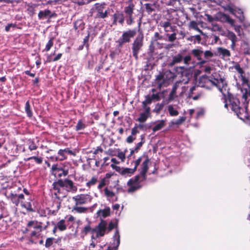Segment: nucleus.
<instances>
[{
  "label": "nucleus",
  "mask_w": 250,
  "mask_h": 250,
  "mask_svg": "<svg viewBox=\"0 0 250 250\" xmlns=\"http://www.w3.org/2000/svg\"><path fill=\"white\" fill-rule=\"evenodd\" d=\"M134 5L133 4H129L127 7L125 8V13L128 15V16H132L133 13Z\"/></svg>",
  "instance_id": "obj_40"
},
{
  "label": "nucleus",
  "mask_w": 250,
  "mask_h": 250,
  "mask_svg": "<svg viewBox=\"0 0 250 250\" xmlns=\"http://www.w3.org/2000/svg\"><path fill=\"white\" fill-rule=\"evenodd\" d=\"M113 21L112 24L116 25L117 22H118L121 24H123L124 22V15L119 12H116L113 15Z\"/></svg>",
  "instance_id": "obj_20"
},
{
  "label": "nucleus",
  "mask_w": 250,
  "mask_h": 250,
  "mask_svg": "<svg viewBox=\"0 0 250 250\" xmlns=\"http://www.w3.org/2000/svg\"><path fill=\"white\" fill-rule=\"evenodd\" d=\"M142 161V157H139L136 160L134 161V167L132 168H121L120 167L111 164V167L116 171L118 172L122 176L125 177H130L134 174L137 169V167L140 165Z\"/></svg>",
  "instance_id": "obj_5"
},
{
  "label": "nucleus",
  "mask_w": 250,
  "mask_h": 250,
  "mask_svg": "<svg viewBox=\"0 0 250 250\" xmlns=\"http://www.w3.org/2000/svg\"><path fill=\"white\" fill-rule=\"evenodd\" d=\"M54 239L53 237L47 238L45 241V247L47 248H49L53 244Z\"/></svg>",
  "instance_id": "obj_49"
},
{
  "label": "nucleus",
  "mask_w": 250,
  "mask_h": 250,
  "mask_svg": "<svg viewBox=\"0 0 250 250\" xmlns=\"http://www.w3.org/2000/svg\"><path fill=\"white\" fill-rule=\"evenodd\" d=\"M7 198L10 199L13 204H14L16 206H18L19 200L18 194H17L16 193L11 192L7 196Z\"/></svg>",
  "instance_id": "obj_28"
},
{
  "label": "nucleus",
  "mask_w": 250,
  "mask_h": 250,
  "mask_svg": "<svg viewBox=\"0 0 250 250\" xmlns=\"http://www.w3.org/2000/svg\"><path fill=\"white\" fill-rule=\"evenodd\" d=\"M65 222L64 219H62L57 223L56 226L60 231H64L66 229L67 226Z\"/></svg>",
  "instance_id": "obj_38"
},
{
  "label": "nucleus",
  "mask_w": 250,
  "mask_h": 250,
  "mask_svg": "<svg viewBox=\"0 0 250 250\" xmlns=\"http://www.w3.org/2000/svg\"><path fill=\"white\" fill-rule=\"evenodd\" d=\"M38 146L33 141L29 140L28 143V148L30 150H34L37 148Z\"/></svg>",
  "instance_id": "obj_50"
},
{
  "label": "nucleus",
  "mask_w": 250,
  "mask_h": 250,
  "mask_svg": "<svg viewBox=\"0 0 250 250\" xmlns=\"http://www.w3.org/2000/svg\"><path fill=\"white\" fill-rule=\"evenodd\" d=\"M54 15V14H52L49 10L47 9L44 11H40L38 14V17L40 19L47 17L51 18Z\"/></svg>",
  "instance_id": "obj_25"
},
{
  "label": "nucleus",
  "mask_w": 250,
  "mask_h": 250,
  "mask_svg": "<svg viewBox=\"0 0 250 250\" xmlns=\"http://www.w3.org/2000/svg\"><path fill=\"white\" fill-rule=\"evenodd\" d=\"M196 86L195 85H193L192 83L190 84L186 95L187 98H191L192 97L193 91L196 90Z\"/></svg>",
  "instance_id": "obj_43"
},
{
  "label": "nucleus",
  "mask_w": 250,
  "mask_h": 250,
  "mask_svg": "<svg viewBox=\"0 0 250 250\" xmlns=\"http://www.w3.org/2000/svg\"><path fill=\"white\" fill-rule=\"evenodd\" d=\"M189 27L192 28L196 31H198L201 33H202V31L198 27L197 23L195 21H191L189 23Z\"/></svg>",
  "instance_id": "obj_45"
},
{
  "label": "nucleus",
  "mask_w": 250,
  "mask_h": 250,
  "mask_svg": "<svg viewBox=\"0 0 250 250\" xmlns=\"http://www.w3.org/2000/svg\"><path fill=\"white\" fill-rule=\"evenodd\" d=\"M25 110L28 117H31L32 116V112L28 101L25 103Z\"/></svg>",
  "instance_id": "obj_42"
},
{
  "label": "nucleus",
  "mask_w": 250,
  "mask_h": 250,
  "mask_svg": "<svg viewBox=\"0 0 250 250\" xmlns=\"http://www.w3.org/2000/svg\"><path fill=\"white\" fill-rule=\"evenodd\" d=\"M61 185L62 188H63L68 192H75L77 190V187L74 185L72 181L66 179L64 180H60Z\"/></svg>",
  "instance_id": "obj_10"
},
{
  "label": "nucleus",
  "mask_w": 250,
  "mask_h": 250,
  "mask_svg": "<svg viewBox=\"0 0 250 250\" xmlns=\"http://www.w3.org/2000/svg\"><path fill=\"white\" fill-rule=\"evenodd\" d=\"M85 127V124L81 120H80L78 121V123L76 126V130L77 131L83 130Z\"/></svg>",
  "instance_id": "obj_44"
},
{
  "label": "nucleus",
  "mask_w": 250,
  "mask_h": 250,
  "mask_svg": "<svg viewBox=\"0 0 250 250\" xmlns=\"http://www.w3.org/2000/svg\"><path fill=\"white\" fill-rule=\"evenodd\" d=\"M152 102V98L149 96H146L145 100L142 102L143 108H150L147 106V104H150Z\"/></svg>",
  "instance_id": "obj_41"
},
{
  "label": "nucleus",
  "mask_w": 250,
  "mask_h": 250,
  "mask_svg": "<svg viewBox=\"0 0 250 250\" xmlns=\"http://www.w3.org/2000/svg\"><path fill=\"white\" fill-rule=\"evenodd\" d=\"M32 159H34V161L38 164H41L42 162V158L39 157L35 156L30 157L27 158L25 160L29 161Z\"/></svg>",
  "instance_id": "obj_46"
},
{
  "label": "nucleus",
  "mask_w": 250,
  "mask_h": 250,
  "mask_svg": "<svg viewBox=\"0 0 250 250\" xmlns=\"http://www.w3.org/2000/svg\"><path fill=\"white\" fill-rule=\"evenodd\" d=\"M176 83L178 84V87H179V95L180 96H184L187 95L190 83L189 82L188 80H183L177 82Z\"/></svg>",
  "instance_id": "obj_11"
},
{
  "label": "nucleus",
  "mask_w": 250,
  "mask_h": 250,
  "mask_svg": "<svg viewBox=\"0 0 250 250\" xmlns=\"http://www.w3.org/2000/svg\"><path fill=\"white\" fill-rule=\"evenodd\" d=\"M103 152V149L102 148L101 146H98L97 148L93 151V153L95 155L98 154L99 152L102 153Z\"/></svg>",
  "instance_id": "obj_61"
},
{
  "label": "nucleus",
  "mask_w": 250,
  "mask_h": 250,
  "mask_svg": "<svg viewBox=\"0 0 250 250\" xmlns=\"http://www.w3.org/2000/svg\"><path fill=\"white\" fill-rule=\"evenodd\" d=\"M143 36H138L133 41L132 44V50L133 57L137 60L138 59V54L143 44Z\"/></svg>",
  "instance_id": "obj_8"
},
{
  "label": "nucleus",
  "mask_w": 250,
  "mask_h": 250,
  "mask_svg": "<svg viewBox=\"0 0 250 250\" xmlns=\"http://www.w3.org/2000/svg\"><path fill=\"white\" fill-rule=\"evenodd\" d=\"M204 114V110L203 109H200L196 112V118L197 119H199Z\"/></svg>",
  "instance_id": "obj_58"
},
{
  "label": "nucleus",
  "mask_w": 250,
  "mask_h": 250,
  "mask_svg": "<svg viewBox=\"0 0 250 250\" xmlns=\"http://www.w3.org/2000/svg\"><path fill=\"white\" fill-rule=\"evenodd\" d=\"M97 182V178L95 177H93L88 182L86 183V186L90 187L96 184Z\"/></svg>",
  "instance_id": "obj_53"
},
{
  "label": "nucleus",
  "mask_w": 250,
  "mask_h": 250,
  "mask_svg": "<svg viewBox=\"0 0 250 250\" xmlns=\"http://www.w3.org/2000/svg\"><path fill=\"white\" fill-rule=\"evenodd\" d=\"M212 69L213 68L212 67H210L209 66H206L204 68V71L206 73H209L212 70Z\"/></svg>",
  "instance_id": "obj_64"
},
{
  "label": "nucleus",
  "mask_w": 250,
  "mask_h": 250,
  "mask_svg": "<svg viewBox=\"0 0 250 250\" xmlns=\"http://www.w3.org/2000/svg\"><path fill=\"white\" fill-rule=\"evenodd\" d=\"M75 30L78 31L83 30L84 28V23L83 20H78L74 22V25Z\"/></svg>",
  "instance_id": "obj_29"
},
{
  "label": "nucleus",
  "mask_w": 250,
  "mask_h": 250,
  "mask_svg": "<svg viewBox=\"0 0 250 250\" xmlns=\"http://www.w3.org/2000/svg\"><path fill=\"white\" fill-rule=\"evenodd\" d=\"M52 173L55 176L59 177L65 176L68 173V170H65L61 167H59L57 165H53L52 167Z\"/></svg>",
  "instance_id": "obj_13"
},
{
  "label": "nucleus",
  "mask_w": 250,
  "mask_h": 250,
  "mask_svg": "<svg viewBox=\"0 0 250 250\" xmlns=\"http://www.w3.org/2000/svg\"><path fill=\"white\" fill-rule=\"evenodd\" d=\"M110 209L109 207H106L104 209H100L97 212V215L99 217L105 218L110 215Z\"/></svg>",
  "instance_id": "obj_26"
},
{
  "label": "nucleus",
  "mask_w": 250,
  "mask_h": 250,
  "mask_svg": "<svg viewBox=\"0 0 250 250\" xmlns=\"http://www.w3.org/2000/svg\"><path fill=\"white\" fill-rule=\"evenodd\" d=\"M217 53L219 56H221L224 59H229L230 56V51L223 47H218L217 49Z\"/></svg>",
  "instance_id": "obj_22"
},
{
  "label": "nucleus",
  "mask_w": 250,
  "mask_h": 250,
  "mask_svg": "<svg viewBox=\"0 0 250 250\" xmlns=\"http://www.w3.org/2000/svg\"><path fill=\"white\" fill-rule=\"evenodd\" d=\"M216 21L223 22H228L231 25H233L234 23V21L233 19L230 18L229 16L223 13H219L216 15Z\"/></svg>",
  "instance_id": "obj_16"
},
{
  "label": "nucleus",
  "mask_w": 250,
  "mask_h": 250,
  "mask_svg": "<svg viewBox=\"0 0 250 250\" xmlns=\"http://www.w3.org/2000/svg\"><path fill=\"white\" fill-rule=\"evenodd\" d=\"M152 45H153L154 47L157 46L158 48L162 47V44L159 43V42L156 40H153L150 47H151Z\"/></svg>",
  "instance_id": "obj_59"
},
{
  "label": "nucleus",
  "mask_w": 250,
  "mask_h": 250,
  "mask_svg": "<svg viewBox=\"0 0 250 250\" xmlns=\"http://www.w3.org/2000/svg\"><path fill=\"white\" fill-rule=\"evenodd\" d=\"M178 88V84L175 83L172 86L171 91L168 96V100L171 101L177 97L176 90Z\"/></svg>",
  "instance_id": "obj_27"
},
{
  "label": "nucleus",
  "mask_w": 250,
  "mask_h": 250,
  "mask_svg": "<svg viewBox=\"0 0 250 250\" xmlns=\"http://www.w3.org/2000/svg\"><path fill=\"white\" fill-rule=\"evenodd\" d=\"M187 40L192 42L194 44L199 43L201 40L200 35H197L195 36H191L187 38Z\"/></svg>",
  "instance_id": "obj_32"
},
{
  "label": "nucleus",
  "mask_w": 250,
  "mask_h": 250,
  "mask_svg": "<svg viewBox=\"0 0 250 250\" xmlns=\"http://www.w3.org/2000/svg\"><path fill=\"white\" fill-rule=\"evenodd\" d=\"M64 152H65L66 155H75V154L69 148H66L64 149Z\"/></svg>",
  "instance_id": "obj_63"
},
{
  "label": "nucleus",
  "mask_w": 250,
  "mask_h": 250,
  "mask_svg": "<svg viewBox=\"0 0 250 250\" xmlns=\"http://www.w3.org/2000/svg\"><path fill=\"white\" fill-rule=\"evenodd\" d=\"M167 36L168 37V40L170 42H174L176 39V34L173 33L170 35L167 34Z\"/></svg>",
  "instance_id": "obj_54"
},
{
  "label": "nucleus",
  "mask_w": 250,
  "mask_h": 250,
  "mask_svg": "<svg viewBox=\"0 0 250 250\" xmlns=\"http://www.w3.org/2000/svg\"><path fill=\"white\" fill-rule=\"evenodd\" d=\"M234 68L237 71L241 74L242 80L243 81V83H248V80L242 76V74L244 73L243 69L240 66L239 64H237L234 66Z\"/></svg>",
  "instance_id": "obj_37"
},
{
  "label": "nucleus",
  "mask_w": 250,
  "mask_h": 250,
  "mask_svg": "<svg viewBox=\"0 0 250 250\" xmlns=\"http://www.w3.org/2000/svg\"><path fill=\"white\" fill-rule=\"evenodd\" d=\"M208 39L211 44L217 43L220 40L219 37L214 34L209 35L208 37Z\"/></svg>",
  "instance_id": "obj_34"
},
{
  "label": "nucleus",
  "mask_w": 250,
  "mask_h": 250,
  "mask_svg": "<svg viewBox=\"0 0 250 250\" xmlns=\"http://www.w3.org/2000/svg\"><path fill=\"white\" fill-rule=\"evenodd\" d=\"M33 229L30 234L31 237H39L40 232L43 230L42 223L36 220L30 221L27 224V228L24 230V233H26Z\"/></svg>",
  "instance_id": "obj_6"
},
{
  "label": "nucleus",
  "mask_w": 250,
  "mask_h": 250,
  "mask_svg": "<svg viewBox=\"0 0 250 250\" xmlns=\"http://www.w3.org/2000/svg\"><path fill=\"white\" fill-rule=\"evenodd\" d=\"M86 208L81 207H77V206L74 207L72 209V211H75L76 212L80 213L84 212L86 211Z\"/></svg>",
  "instance_id": "obj_47"
},
{
  "label": "nucleus",
  "mask_w": 250,
  "mask_h": 250,
  "mask_svg": "<svg viewBox=\"0 0 250 250\" xmlns=\"http://www.w3.org/2000/svg\"><path fill=\"white\" fill-rule=\"evenodd\" d=\"M135 139V137L133 135H130L126 138V142L128 143H131L133 142V141Z\"/></svg>",
  "instance_id": "obj_62"
},
{
  "label": "nucleus",
  "mask_w": 250,
  "mask_h": 250,
  "mask_svg": "<svg viewBox=\"0 0 250 250\" xmlns=\"http://www.w3.org/2000/svg\"><path fill=\"white\" fill-rule=\"evenodd\" d=\"M53 45V39L52 38H51L49 40V41L46 44L44 50L45 51H48L51 49V48L52 47Z\"/></svg>",
  "instance_id": "obj_52"
},
{
  "label": "nucleus",
  "mask_w": 250,
  "mask_h": 250,
  "mask_svg": "<svg viewBox=\"0 0 250 250\" xmlns=\"http://www.w3.org/2000/svg\"><path fill=\"white\" fill-rule=\"evenodd\" d=\"M241 49L244 54L249 55L250 54L249 45L247 42H244L242 44Z\"/></svg>",
  "instance_id": "obj_39"
},
{
  "label": "nucleus",
  "mask_w": 250,
  "mask_h": 250,
  "mask_svg": "<svg viewBox=\"0 0 250 250\" xmlns=\"http://www.w3.org/2000/svg\"><path fill=\"white\" fill-rule=\"evenodd\" d=\"M155 125L152 128L154 132L161 129L165 125V121L164 120L157 121L153 123Z\"/></svg>",
  "instance_id": "obj_24"
},
{
  "label": "nucleus",
  "mask_w": 250,
  "mask_h": 250,
  "mask_svg": "<svg viewBox=\"0 0 250 250\" xmlns=\"http://www.w3.org/2000/svg\"><path fill=\"white\" fill-rule=\"evenodd\" d=\"M176 77V75L174 72L167 70L162 74L157 76L155 79V83L159 88L163 86H167L173 82Z\"/></svg>",
  "instance_id": "obj_4"
},
{
  "label": "nucleus",
  "mask_w": 250,
  "mask_h": 250,
  "mask_svg": "<svg viewBox=\"0 0 250 250\" xmlns=\"http://www.w3.org/2000/svg\"><path fill=\"white\" fill-rule=\"evenodd\" d=\"M207 21L210 22H213L214 21H216V15L215 17H212L208 14H206Z\"/></svg>",
  "instance_id": "obj_57"
},
{
  "label": "nucleus",
  "mask_w": 250,
  "mask_h": 250,
  "mask_svg": "<svg viewBox=\"0 0 250 250\" xmlns=\"http://www.w3.org/2000/svg\"><path fill=\"white\" fill-rule=\"evenodd\" d=\"M205 58L206 59H209L211 58L213 56V54L209 50L206 51L204 53L203 52Z\"/></svg>",
  "instance_id": "obj_56"
},
{
  "label": "nucleus",
  "mask_w": 250,
  "mask_h": 250,
  "mask_svg": "<svg viewBox=\"0 0 250 250\" xmlns=\"http://www.w3.org/2000/svg\"><path fill=\"white\" fill-rule=\"evenodd\" d=\"M167 110L171 116H177L179 114L178 110L172 105H169L167 106Z\"/></svg>",
  "instance_id": "obj_35"
},
{
  "label": "nucleus",
  "mask_w": 250,
  "mask_h": 250,
  "mask_svg": "<svg viewBox=\"0 0 250 250\" xmlns=\"http://www.w3.org/2000/svg\"><path fill=\"white\" fill-rule=\"evenodd\" d=\"M243 104L240 105L239 100L232 95H229V100L230 107L232 111L241 120L245 121H250V114L247 111L248 102L247 98L250 95V90L247 89H242Z\"/></svg>",
  "instance_id": "obj_2"
},
{
  "label": "nucleus",
  "mask_w": 250,
  "mask_h": 250,
  "mask_svg": "<svg viewBox=\"0 0 250 250\" xmlns=\"http://www.w3.org/2000/svg\"><path fill=\"white\" fill-rule=\"evenodd\" d=\"M183 56L180 53L173 56L172 58V60L169 63V66H173L176 63L181 62L183 61Z\"/></svg>",
  "instance_id": "obj_23"
},
{
  "label": "nucleus",
  "mask_w": 250,
  "mask_h": 250,
  "mask_svg": "<svg viewBox=\"0 0 250 250\" xmlns=\"http://www.w3.org/2000/svg\"><path fill=\"white\" fill-rule=\"evenodd\" d=\"M55 197H54L52 205L51 206L52 209L50 211H52L53 214H56V212L60 208L62 199L57 195V193H55Z\"/></svg>",
  "instance_id": "obj_15"
},
{
  "label": "nucleus",
  "mask_w": 250,
  "mask_h": 250,
  "mask_svg": "<svg viewBox=\"0 0 250 250\" xmlns=\"http://www.w3.org/2000/svg\"><path fill=\"white\" fill-rule=\"evenodd\" d=\"M141 141L137 144L135 148L130 149V155H132V154L133 153H134L135 152H138V150H139V149L142 146L143 144L145 143V140H144L145 136L144 135H142L141 136Z\"/></svg>",
  "instance_id": "obj_30"
},
{
  "label": "nucleus",
  "mask_w": 250,
  "mask_h": 250,
  "mask_svg": "<svg viewBox=\"0 0 250 250\" xmlns=\"http://www.w3.org/2000/svg\"><path fill=\"white\" fill-rule=\"evenodd\" d=\"M92 229L89 225L85 226L82 231V233L84 235H86L88 232L91 231L92 232Z\"/></svg>",
  "instance_id": "obj_51"
},
{
  "label": "nucleus",
  "mask_w": 250,
  "mask_h": 250,
  "mask_svg": "<svg viewBox=\"0 0 250 250\" xmlns=\"http://www.w3.org/2000/svg\"><path fill=\"white\" fill-rule=\"evenodd\" d=\"M136 34V29H129L124 31L116 42L118 43V47L121 48L125 43H129L131 41V39L133 38Z\"/></svg>",
  "instance_id": "obj_7"
},
{
  "label": "nucleus",
  "mask_w": 250,
  "mask_h": 250,
  "mask_svg": "<svg viewBox=\"0 0 250 250\" xmlns=\"http://www.w3.org/2000/svg\"><path fill=\"white\" fill-rule=\"evenodd\" d=\"M149 162V160L148 159H146L141 165V169H139L140 175H136L134 177L131 178L127 182V184L129 186L127 190L128 192H133L141 188L142 187L141 182L146 179V173L148 169V164Z\"/></svg>",
  "instance_id": "obj_3"
},
{
  "label": "nucleus",
  "mask_w": 250,
  "mask_h": 250,
  "mask_svg": "<svg viewBox=\"0 0 250 250\" xmlns=\"http://www.w3.org/2000/svg\"><path fill=\"white\" fill-rule=\"evenodd\" d=\"M144 111L140 114L138 121L141 123L145 122L150 115V108H143Z\"/></svg>",
  "instance_id": "obj_18"
},
{
  "label": "nucleus",
  "mask_w": 250,
  "mask_h": 250,
  "mask_svg": "<svg viewBox=\"0 0 250 250\" xmlns=\"http://www.w3.org/2000/svg\"><path fill=\"white\" fill-rule=\"evenodd\" d=\"M104 192L105 195L107 198V200L110 202H113L117 200V197L115 195V193L107 188H106L104 189Z\"/></svg>",
  "instance_id": "obj_19"
},
{
  "label": "nucleus",
  "mask_w": 250,
  "mask_h": 250,
  "mask_svg": "<svg viewBox=\"0 0 250 250\" xmlns=\"http://www.w3.org/2000/svg\"><path fill=\"white\" fill-rule=\"evenodd\" d=\"M95 6L97 11L96 18L104 19L107 17L108 13L107 10H104V4L96 3Z\"/></svg>",
  "instance_id": "obj_14"
},
{
  "label": "nucleus",
  "mask_w": 250,
  "mask_h": 250,
  "mask_svg": "<svg viewBox=\"0 0 250 250\" xmlns=\"http://www.w3.org/2000/svg\"><path fill=\"white\" fill-rule=\"evenodd\" d=\"M118 157L120 159L122 162H124L125 160V154L123 152H120L118 153Z\"/></svg>",
  "instance_id": "obj_60"
},
{
  "label": "nucleus",
  "mask_w": 250,
  "mask_h": 250,
  "mask_svg": "<svg viewBox=\"0 0 250 250\" xmlns=\"http://www.w3.org/2000/svg\"><path fill=\"white\" fill-rule=\"evenodd\" d=\"M58 157L56 159L59 161H63L67 158V156L64 152V149H60L58 152Z\"/></svg>",
  "instance_id": "obj_36"
},
{
  "label": "nucleus",
  "mask_w": 250,
  "mask_h": 250,
  "mask_svg": "<svg viewBox=\"0 0 250 250\" xmlns=\"http://www.w3.org/2000/svg\"><path fill=\"white\" fill-rule=\"evenodd\" d=\"M186 117L185 116L180 117V118L177 120H173L171 122V125H176L178 126L179 125L183 124L186 121Z\"/></svg>",
  "instance_id": "obj_31"
},
{
  "label": "nucleus",
  "mask_w": 250,
  "mask_h": 250,
  "mask_svg": "<svg viewBox=\"0 0 250 250\" xmlns=\"http://www.w3.org/2000/svg\"><path fill=\"white\" fill-rule=\"evenodd\" d=\"M60 184V180H59L57 182H54L52 185L54 189L57 190L58 192H60V188H62V185Z\"/></svg>",
  "instance_id": "obj_48"
},
{
  "label": "nucleus",
  "mask_w": 250,
  "mask_h": 250,
  "mask_svg": "<svg viewBox=\"0 0 250 250\" xmlns=\"http://www.w3.org/2000/svg\"><path fill=\"white\" fill-rule=\"evenodd\" d=\"M228 9L232 14L237 17L240 21H242L244 19L243 12L242 10L238 8H233L229 6H228Z\"/></svg>",
  "instance_id": "obj_17"
},
{
  "label": "nucleus",
  "mask_w": 250,
  "mask_h": 250,
  "mask_svg": "<svg viewBox=\"0 0 250 250\" xmlns=\"http://www.w3.org/2000/svg\"><path fill=\"white\" fill-rule=\"evenodd\" d=\"M73 199L75 201L76 205H83L91 201L92 198L88 194H80L73 197Z\"/></svg>",
  "instance_id": "obj_12"
},
{
  "label": "nucleus",
  "mask_w": 250,
  "mask_h": 250,
  "mask_svg": "<svg viewBox=\"0 0 250 250\" xmlns=\"http://www.w3.org/2000/svg\"><path fill=\"white\" fill-rule=\"evenodd\" d=\"M228 38L231 40V46L232 48H233L235 46V42L237 41V37L235 34L232 32H228Z\"/></svg>",
  "instance_id": "obj_33"
},
{
  "label": "nucleus",
  "mask_w": 250,
  "mask_h": 250,
  "mask_svg": "<svg viewBox=\"0 0 250 250\" xmlns=\"http://www.w3.org/2000/svg\"><path fill=\"white\" fill-rule=\"evenodd\" d=\"M191 54L195 57L197 60L199 61H201V62L202 63H204L205 61H202V56L203 54V51L201 49V48H196L192 49L191 51Z\"/></svg>",
  "instance_id": "obj_21"
},
{
  "label": "nucleus",
  "mask_w": 250,
  "mask_h": 250,
  "mask_svg": "<svg viewBox=\"0 0 250 250\" xmlns=\"http://www.w3.org/2000/svg\"><path fill=\"white\" fill-rule=\"evenodd\" d=\"M197 83L198 86L208 89L215 86L224 96L229 94L228 85L222 72H215L209 76L202 75Z\"/></svg>",
  "instance_id": "obj_1"
},
{
  "label": "nucleus",
  "mask_w": 250,
  "mask_h": 250,
  "mask_svg": "<svg viewBox=\"0 0 250 250\" xmlns=\"http://www.w3.org/2000/svg\"><path fill=\"white\" fill-rule=\"evenodd\" d=\"M183 60L184 61V62L186 65H188L189 62L191 61V57L190 55H187L185 57H183Z\"/></svg>",
  "instance_id": "obj_55"
},
{
  "label": "nucleus",
  "mask_w": 250,
  "mask_h": 250,
  "mask_svg": "<svg viewBox=\"0 0 250 250\" xmlns=\"http://www.w3.org/2000/svg\"><path fill=\"white\" fill-rule=\"evenodd\" d=\"M107 229V223L104 220H101V222L95 228L92 229V233L95 232L96 237L99 238L104 236Z\"/></svg>",
  "instance_id": "obj_9"
}]
</instances>
